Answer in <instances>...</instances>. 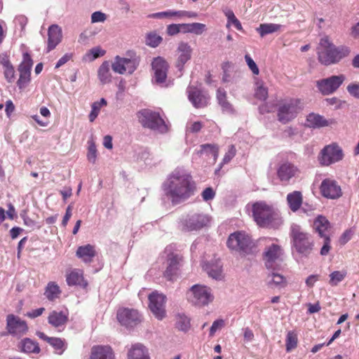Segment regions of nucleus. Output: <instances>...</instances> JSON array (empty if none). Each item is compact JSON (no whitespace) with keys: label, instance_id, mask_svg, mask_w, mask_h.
<instances>
[{"label":"nucleus","instance_id":"1","mask_svg":"<svg viewBox=\"0 0 359 359\" xmlns=\"http://www.w3.org/2000/svg\"><path fill=\"white\" fill-rule=\"evenodd\" d=\"M163 188L171 203L178 205L194 195L196 184L187 171L177 168L168 175Z\"/></svg>","mask_w":359,"mask_h":359},{"label":"nucleus","instance_id":"2","mask_svg":"<svg viewBox=\"0 0 359 359\" xmlns=\"http://www.w3.org/2000/svg\"><path fill=\"white\" fill-rule=\"evenodd\" d=\"M349 53L350 49L348 47H337L327 38L322 39L318 48V60L324 65L337 63Z\"/></svg>","mask_w":359,"mask_h":359},{"label":"nucleus","instance_id":"3","mask_svg":"<svg viewBox=\"0 0 359 359\" xmlns=\"http://www.w3.org/2000/svg\"><path fill=\"white\" fill-rule=\"evenodd\" d=\"M252 215L262 227L276 228L282 223L278 212L264 202H257L252 205Z\"/></svg>","mask_w":359,"mask_h":359},{"label":"nucleus","instance_id":"4","mask_svg":"<svg viewBox=\"0 0 359 359\" xmlns=\"http://www.w3.org/2000/svg\"><path fill=\"white\" fill-rule=\"evenodd\" d=\"M290 237L296 252L302 257H308L314 247L312 236L304 231L299 225L293 224L290 228Z\"/></svg>","mask_w":359,"mask_h":359},{"label":"nucleus","instance_id":"5","mask_svg":"<svg viewBox=\"0 0 359 359\" xmlns=\"http://www.w3.org/2000/svg\"><path fill=\"white\" fill-rule=\"evenodd\" d=\"M137 118L144 128L160 134H164L168 131V126L158 112L148 109H142L137 113Z\"/></svg>","mask_w":359,"mask_h":359},{"label":"nucleus","instance_id":"6","mask_svg":"<svg viewBox=\"0 0 359 359\" xmlns=\"http://www.w3.org/2000/svg\"><path fill=\"white\" fill-rule=\"evenodd\" d=\"M302 108L303 104L299 99H290L283 101L278 107V121L283 123H288L296 117Z\"/></svg>","mask_w":359,"mask_h":359},{"label":"nucleus","instance_id":"7","mask_svg":"<svg viewBox=\"0 0 359 359\" xmlns=\"http://www.w3.org/2000/svg\"><path fill=\"white\" fill-rule=\"evenodd\" d=\"M313 228L318 233V236L323 239V245L320 250V255L323 256L327 255L331 248V224L325 217L319 215L313 222Z\"/></svg>","mask_w":359,"mask_h":359},{"label":"nucleus","instance_id":"8","mask_svg":"<svg viewBox=\"0 0 359 359\" xmlns=\"http://www.w3.org/2000/svg\"><path fill=\"white\" fill-rule=\"evenodd\" d=\"M187 298L191 304L202 306L212 302L214 297L210 287L202 285H194L187 292Z\"/></svg>","mask_w":359,"mask_h":359},{"label":"nucleus","instance_id":"9","mask_svg":"<svg viewBox=\"0 0 359 359\" xmlns=\"http://www.w3.org/2000/svg\"><path fill=\"white\" fill-rule=\"evenodd\" d=\"M227 245L232 250L247 254L252 248V242L248 234L244 232L237 231L229 236Z\"/></svg>","mask_w":359,"mask_h":359},{"label":"nucleus","instance_id":"10","mask_svg":"<svg viewBox=\"0 0 359 359\" xmlns=\"http://www.w3.org/2000/svg\"><path fill=\"white\" fill-rule=\"evenodd\" d=\"M210 222V217L203 213L189 214L182 221V228L186 231H197L206 226Z\"/></svg>","mask_w":359,"mask_h":359},{"label":"nucleus","instance_id":"11","mask_svg":"<svg viewBox=\"0 0 359 359\" xmlns=\"http://www.w3.org/2000/svg\"><path fill=\"white\" fill-rule=\"evenodd\" d=\"M283 251L282 248L272 243L266 246L264 252L265 266L269 269H276L280 264Z\"/></svg>","mask_w":359,"mask_h":359},{"label":"nucleus","instance_id":"12","mask_svg":"<svg viewBox=\"0 0 359 359\" xmlns=\"http://www.w3.org/2000/svg\"><path fill=\"white\" fill-rule=\"evenodd\" d=\"M149 307L152 313L157 319L162 320L165 316L166 297L158 292H153L149 295Z\"/></svg>","mask_w":359,"mask_h":359},{"label":"nucleus","instance_id":"13","mask_svg":"<svg viewBox=\"0 0 359 359\" xmlns=\"http://www.w3.org/2000/svg\"><path fill=\"white\" fill-rule=\"evenodd\" d=\"M320 162L323 165H330L341 161L343 158L344 154L342 149L337 144H330L326 146L321 151Z\"/></svg>","mask_w":359,"mask_h":359},{"label":"nucleus","instance_id":"14","mask_svg":"<svg viewBox=\"0 0 359 359\" xmlns=\"http://www.w3.org/2000/svg\"><path fill=\"white\" fill-rule=\"evenodd\" d=\"M117 319L122 325L128 328L135 327L142 321L139 312L133 309H119L117 312Z\"/></svg>","mask_w":359,"mask_h":359},{"label":"nucleus","instance_id":"15","mask_svg":"<svg viewBox=\"0 0 359 359\" xmlns=\"http://www.w3.org/2000/svg\"><path fill=\"white\" fill-rule=\"evenodd\" d=\"M345 76L342 74L332 76L317 81V87L323 95L334 93L344 82Z\"/></svg>","mask_w":359,"mask_h":359},{"label":"nucleus","instance_id":"16","mask_svg":"<svg viewBox=\"0 0 359 359\" xmlns=\"http://www.w3.org/2000/svg\"><path fill=\"white\" fill-rule=\"evenodd\" d=\"M151 66L154 74V82L158 85L164 84L167 79L169 67L168 62L163 57H157L154 59Z\"/></svg>","mask_w":359,"mask_h":359},{"label":"nucleus","instance_id":"17","mask_svg":"<svg viewBox=\"0 0 359 359\" xmlns=\"http://www.w3.org/2000/svg\"><path fill=\"white\" fill-rule=\"evenodd\" d=\"M322 195L327 198L336 199L342 195V191L337 182L331 179H325L320 185Z\"/></svg>","mask_w":359,"mask_h":359},{"label":"nucleus","instance_id":"18","mask_svg":"<svg viewBox=\"0 0 359 359\" xmlns=\"http://www.w3.org/2000/svg\"><path fill=\"white\" fill-rule=\"evenodd\" d=\"M6 321V328L10 334L22 336L27 333L28 330L27 323L19 317L9 314L7 316Z\"/></svg>","mask_w":359,"mask_h":359},{"label":"nucleus","instance_id":"19","mask_svg":"<svg viewBox=\"0 0 359 359\" xmlns=\"http://www.w3.org/2000/svg\"><path fill=\"white\" fill-rule=\"evenodd\" d=\"M187 93L189 101L196 108H202L208 104L209 96L198 88L194 86H189Z\"/></svg>","mask_w":359,"mask_h":359},{"label":"nucleus","instance_id":"20","mask_svg":"<svg viewBox=\"0 0 359 359\" xmlns=\"http://www.w3.org/2000/svg\"><path fill=\"white\" fill-rule=\"evenodd\" d=\"M111 68L114 72L120 74H132L135 70L136 66L133 60L116 56L111 65Z\"/></svg>","mask_w":359,"mask_h":359},{"label":"nucleus","instance_id":"21","mask_svg":"<svg viewBox=\"0 0 359 359\" xmlns=\"http://www.w3.org/2000/svg\"><path fill=\"white\" fill-rule=\"evenodd\" d=\"M298 172V169L293 164L285 163L281 164L277 170V175L282 182H288L289 180L294 177Z\"/></svg>","mask_w":359,"mask_h":359},{"label":"nucleus","instance_id":"22","mask_svg":"<svg viewBox=\"0 0 359 359\" xmlns=\"http://www.w3.org/2000/svg\"><path fill=\"white\" fill-rule=\"evenodd\" d=\"M177 51L179 55L176 62V67L181 72L184 64L191 59L192 50L188 43L182 42L179 44Z\"/></svg>","mask_w":359,"mask_h":359},{"label":"nucleus","instance_id":"23","mask_svg":"<svg viewBox=\"0 0 359 359\" xmlns=\"http://www.w3.org/2000/svg\"><path fill=\"white\" fill-rule=\"evenodd\" d=\"M89 359H115L114 353L109 346H94Z\"/></svg>","mask_w":359,"mask_h":359},{"label":"nucleus","instance_id":"24","mask_svg":"<svg viewBox=\"0 0 359 359\" xmlns=\"http://www.w3.org/2000/svg\"><path fill=\"white\" fill-rule=\"evenodd\" d=\"M48 52L53 50L56 46L61 41L62 29L57 25H52L48 28Z\"/></svg>","mask_w":359,"mask_h":359},{"label":"nucleus","instance_id":"25","mask_svg":"<svg viewBox=\"0 0 359 359\" xmlns=\"http://www.w3.org/2000/svg\"><path fill=\"white\" fill-rule=\"evenodd\" d=\"M76 255L85 263H90L96 255L95 247L90 244L79 246L76 252Z\"/></svg>","mask_w":359,"mask_h":359},{"label":"nucleus","instance_id":"26","mask_svg":"<svg viewBox=\"0 0 359 359\" xmlns=\"http://www.w3.org/2000/svg\"><path fill=\"white\" fill-rule=\"evenodd\" d=\"M128 359H150L148 349L141 344H135L128 351Z\"/></svg>","mask_w":359,"mask_h":359},{"label":"nucleus","instance_id":"27","mask_svg":"<svg viewBox=\"0 0 359 359\" xmlns=\"http://www.w3.org/2000/svg\"><path fill=\"white\" fill-rule=\"evenodd\" d=\"M68 320V313L64 311H53L48 318V323L55 327L62 326Z\"/></svg>","mask_w":359,"mask_h":359},{"label":"nucleus","instance_id":"28","mask_svg":"<svg viewBox=\"0 0 359 359\" xmlns=\"http://www.w3.org/2000/svg\"><path fill=\"white\" fill-rule=\"evenodd\" d=\"M328 125V121L318 114L311 113L306 117V126L309 128H319Z\"/></svg>","mask_w":359,"mask_h":359},{"label":"nucleus","instance_id":"29","mask_svg":"<svg viewBox=\"0 0 359 359\" xmlns=\"http://www.w3.org/2000/svg\"><path fill=\"white\" fill-rule=\"evenodd\" d=\"M287 201L290 210L292 212L297 211L303 201L302 194L300 191H294L287 196Z\"/></svg>","mask_w":359,"mask_h":359},{"label":"nucleus","instance_id":"30","mask_svg":"<svg viewBox=\"0 0 359 359\" xmlns=\"http://www.w3.org/2000/svg\"><path fill=\"white\" fill-rule=\"evenodd\" d=\"M204 270L208 276L215 280H221L222 278V265L219 262L206 263L203 266Z\"/></svg>","mask_w":359,"mask_h":359},{"label":"nucleus","instance_id":"31","mask_svg":"<svg viewBox=\"0 0 359 359\" xmlns=\"http://www.w3.org/2000/svg\"><path fill=\"white\" fill-rule=\"evenodd\" d=\"M20 351L26 353H39L41 351L39 344L29 338H25L20 342Z\"/></svg>","mask_w":359,"mask_h":359},{"label":"nucleus","instance_id":"32","mask_svg":"<svg viewBox=\"0 0 359 359\" xmlns=\"http://www.w3.org/2000/svg\"><path fill=\"white\" fill-rule=\"evenodd\" d=\"M66 280L69 285L86 286L87 285L86 283H84L82 271L78 269H74L67 273Z\"/></svg>","mask_w":359,"mask_h":359},{"label":"nucleus","instance_id":"33","mask_svg":"<svg viewBox=\"0 0 359 359\" xmlns=\"http://www.w3.org/2000/svg\"><path fill=\"white\" fill-rule=\"evenodd\" d=\"M267 285L271 287H283L286 285L285 278L277 273H271L267 276Z\"/></svg>","mask_w":359,"mask_h":359},{"label":"nucleus","instance_id":"34","mask_svg":"<svg viewBox=\"0 0 359 359\" xmlns=\"http://www.w3.org/2000/svg\"><path fill=\"white\" fill-rule=\"evenodd\" d=\"M110 64L109 62H104L98 69V77L100 82L103 84L111 82V76L110 73Z\"/></svg>","mask_w":359,"mask_h":359},{"label":"nucleus","instance_id":"35","mask_svg":"<svg viewBox=\"0 0 359 359\" xmlns=\"http://www.w3.org/2000/svg\"><path fill=\"white\" fill-rule=\"evenodd\" d=\"M281 27L282 25L278 24L264 23L261 24L257 28H256V31L260 34L262 37H264L267 34L278 32Z\"/></svg>","mask_w":359,"mask_h":359},{"label":"nucleus","instance_id":"36","mask_svg":"<svg viewBox=\"0 0 359 359\" xmlns=\"http://www.w3.org/2000/svg\"><path fill=\"white\" fill-rule=\"evenodd\" d=\"M205 25L199 22H193L189 24H182V32L194 33L196 35L203 34L205 31Z\"/></svg>","mask_w":359,"mask_h":359},{"label":"nucleus","instance_id":"37","mask_svg":"<svg viewBox=\"0 0 359 359\" xmlns=\"http://www.w3.org/2000/svg\"><path fill=\"white\" fill-rule=\"evenodd\" d=\"M197 153L198 154L211 155L214 162H215L219 155V149L215 144H205L201 145V149Z\"/></svg>","mask_w":359,"mask_h":359},{"label":"nucleus","instance_id":"38","mask_svg":"<svg viewBox=\"0 0 359 359\" xmlns=\"http://www.w3.org/2000/svg\"><path fill=\"white\" fill-rule=\"evenodd\" d=\"M176 327L182 332H187L190 328V319L183 313H178L176 316Z\"/></svg>","mask_w":359,"mask_h":359},{"label":"nucleus","instance_id":"39","mask_svg":"<svg viewBox=\"0 0 359 359\" xmlns=\"http://www.w3.org/2000/svg\"><path fill=\"white\" fill-rule=\"evenodd\" d=\"M60 293V287L56 283L50 282L48 284L45 292V295L48 299L51 301L54 300L58 297Z\"/></svg>","mask_w":359,"mask_h":359},{"label":"nucleus","instance_id":"40","mask_svg":"<svg viewBox=\"0 0 359 359\" xmlns=\"http://www.w3.org/2000/svg\"><path fill=\"white\" fill-rule=\"evenodd\" d=\"M217 98L219 105L222 107L224 110H231V105L226 100V93L224 89L218 88L217 91Z\"/></svg>","mask_w":359,"mask_h":359},{"label":"nucleus","instance_id":"41","mask_svg":"<svg viewBox=\"0 0 359 359\" xmlns=\"http://www.w3.org/2000/svg\"><path fill=\"white\" fill-rule=\"evenodd\" d=\"M346 276V271H344V270L335 271L330 274L329 283L332 286H336L340 282H341L345 278Z\"/></svg>","mask_w":359,"mask_h":359},{"label":"nucleus","instance_id":"42","mask_svg":"<svg viewBox=\"0 0 359 359\" xmlns=\"http://www.w3.org/2000/svg\"><path fill=\"white\" fill-rule=\"evenodd\" d=\"M255 96L259 100H265L268 97V89L264 86L262 82H257Z\"/></svg>","mask_w":359,"mask_h":359},{"label":"nucleus","instance_id":"43","mask_svg":"<svg viewBox=\"0 0 359 359\" xmlns=\"http://www.w3.org/2000/svg\"><path fill=\"white\" fill-rule=\"evenodd\" d=\"M32 65L33 62L31 58V56L27 53H25L23 54V60L20 65L18 70L19 72H25L30 73Z\"/></svg>","mask_w":359,"mask_h":359},{"label":"nucleus","instance_id":"44","mask_svg":"<svg viewBox=\"0 0 359 359\" xmlns=\"http://www.w3.org/2000/svg\"><path fill=\"white\" fill-rule=\"evenodd\" d=\"M48 344L51 345L59 354H62L65 351V341L60 338L51 337L49 339Z\"/></svg>","mask_w":359,"mask_h":359},{"label":"nucleus","instance_id":"45","mask_svg":"<svg viewBox=\"0 0 359 359\" xmlns=\"http://www.w3.org/2000/svg\"><path fill=\"white\" fill-rule=\"evenodd\" d=\"M297 337L293 332H289L287 334L286 338V351L287 352L291 351L293 348L297 346Z\"/></svg>","mask_w":359,"mask_h":359},{"label":"nucleus","instance_id":"46","mask_svg":"<svg viewBox=\"0 0 359 359\" xmlns=\"http://www.w3.org/2000/svg\"><path fill=\"white\" fill-rule=\"evenodd\" d=\"M162 38L159 35L155 33H150L147 36L146 43L151 47L155 48L160 44Z\"/></svg>","mask_w":359,"mask_h":359},{"label":"nucleus","instance_id":"47","mask_svg":"<svg viewBox=\"0 0 359 359\" xmlns=\"http://www.w3.org/2000/svg\"><path fill=\"white\" fill-rule=\"evenodd\" d=\"M88 151L87 157L90 162L95 163L97 158V149L95 144L93 142H88Z\"/></svg>","mask_w":359,"mask_h":359},{"label":"nucleus","instance_id":"48","mask_svg":"<svg viewBox=\"0 0 359 359\" xmlns=\"http://www.w3.org/2000/svg\"><path fill=\"white\" fill-rule=\"evenodd\" d=\"M30 80V73L20 72V78L18 81V86L21 89L25 88Z\"/></svg>","mask_w":359,"mask_h":359},{"label":"nucleus","instance_id":"49","mask_svg":"<svg viewBox=\"0 0 359 359\" xmlns=\"http://www.w3.org/2000/svg\"><path fill=\"white\" fill-rule=\"evenodd\" d=\"M236 151V150L235 147L233 145H231L229 147L228 151L226 153V154L224 155V156L223 158L222 163L219 165L218 171L222 168V164L228 163L235 156ZM216 172H217V170H216Z\"/></svg>","mask_w":359,"mask_h":359},{"label":"nucleus","instance_id":"50","mask_svg":"<svg viewBox=\"0 0 359 359\" xmlns=\"http://www.w3.org/2000/svg\"><path fill=\"white\" fill-rule=\"evenodd\" d=\"M104 50H102L99 47H95L90 49L86 56L88 57L90 60H93L99 57L104 55Z\"/></svg>","mask_w":359,"mask_h":359},{"label":"nucleus","instance_id":"51","mask_svg":"<svg viewBox=\"0 0 359 359\" xmlns=\"http://www.w3.org/2000/svg\"><path fill=\"white\" fill-rule=\"evenodd\" d=\"M4 77L8 83H13L15 79V70L13 65L4 68Z\"/></svg>","mask_w":359,"mask_h":359},{"label":"nucleus","instance_id":"52","mask_svg":"<svg viewBox=\"0 0 359 359\" xmlns=\"http://www.w3.org/2000/svg\"><path fill=\"white\" fill-rule=\"evenodd\" d=\"M245 60L252 72L255 75H258L259 73V68L252 57L249 55H245Z\"/></svg>","mask_w":359,"mask_h":359},{"label":"nucleus","instance_id":"53","mask_svg":"<svg viewBox=\"0 0 359 359\" xmlns=\"http://www.w3.org/2000/svg\"><path fill=\"white\" fill-rule=\"evenodd\" d=\"M226 16L227 17L228 22H231L237 29H242V25L239 20L236 18L233 11H229L226 13Z\"/></svg>","mask_w":359,"mask_h":359},{"label":"nucleus","instance_id":"54","mask_svg":"<svg viewBox=\"0 0 359 359\" xmlns=\"http://www.w3.org/2000/svg\"><path fill=\"white\" fill-rule=\"evenodd\" d=\"M107 20V15L105 13L101 11H95L91 15V22H104Z\"/></svg>","mask_w":359,"mask_h":359},{"label":"nucleus","instance_id":"55","mask_svg":"<svg viewBox=\"0 0 359 359\" xmlns=\"http://www.w3.org/2000/svg\"><path fill=\"white\" fill-rule=\"evenodd\" d=\"M178 267L168 265L165 271L164 272V276L168 280L172 281L175 276L177 274Z\"/></svg>","mask_w":359,"mask_h":359},{"label":"nucleus","instance_id":"56","mask_svg":"<svg viewBox=\"0 0 359 359\" xmlns=\"http://www.w3.org/2000/svg\"><path fill=\"white\" fill-rule=\"evenodd\" d=\"M180 32H182V24H172L167 27V33L170 36L175 35Z\"/></svg>","mask_w":359,"mask_h":359},{"label":"nucleus","instance_id":"57","mask_svg":"<svg viewBox=\"0 0 359 359\" xmlns=\"http://www.w3.org/2000/svg\"><path fill=\"white\" fill-rule=\"evenodd\" d=\"M347 90L352 96L359 98V82L350 83L347 86Z\"/></svg>","mask_w":359,"mask_h":359},{"label":"nucleus","instance_id":"58","mask_svg":"<svg viewBox=\"0 0 359 359\" xmlns=\"http://www.w3.org/2000/svg\"><path fill=\"white\" fill-rule=\"evenodd\" d=\"M224 325V322L222 319L215 320L210 329V336H213L215 333Z\"/></svg>","mask_w":359,"mask_h":359},{"label":"nucleus","instance_id":"59","mask_svg":"<svg viewBox=\"0 0 359 359\" xmlns=\"http://www.w3.org/2000/svg\"><path fill=\"white\" fill-rule=\"evenodd\" d=\"M20 216L22 218L24 224L25 226H27L29 228H31L32 229L34 228V226H36V222L27 216L26 211H23L20 214Z\"/></svg>","mask_w":359,"mask_h":359},{"label":"nucleus","instance_id":"60","mask_svg":"<svg viewBox=\"0 0 359 359\" xmlns=\"http://www.w3.org/2000/svg\"><path fill=\"white\" fill-rule=\"evenodd\" d=\"M180 257L172 252L168 255V265L178 267Z\"/></svg>","mask_w":359,"mask_h":359},{"label":"nucleus","instance_id":"61","mask_svg":"<svg viewBox=\"0 0 359 359\" xmlns=\"http://www.w3.org/2000/svg\"><path fill=\"white\" fill-rule=\"evenodd\" d=\"M202 197L203 199L205 201H208L210 200H212L214 198L215 196V192L214 191L213 189L211 187L206 188L203 192H202Z\"/></svg>","mask_w":359,"mask_h":359},{"label":"nucleus","instance_id":"62","mask_svg":"<svg viewBox=\"0 0 359 359\" xmlns=\"http://www.w3.org/2000/svg\"><path fill=\"white\" fill-rule=\"evenodd\" d=\"M100 109L101 108H100L98 107V104L93 103L92 110L89 114V121L90 122H93L95 121V119L97 118V116H98V114L100 113Z\"/></svg>","mask_w":359,"mask_h":359},{"label":"nucleus","instance_id":"63","mask_svg":"<svg viewBox=\"0 0 359 359\" xmlns=\"http://www.w3.org/2000/svg\"><path fill=\"white\" fill-rule=\"evenodd\" d=\"M203 127V124L200 121H196L192 123L190 126L187 127V131L193 133H198L201 130Z\"/></svg>","mask_w":359,"mask_h":359},{"label":"nucleus","instance_id":"64","mask_svg":"<svg viewBox=\"0 0 359 359\" xmlns=\"http://www.w3.org/2000/svg\"><path fill=\"white\" fill-rule=\"evenodd\" d=\"M72 205H69L67 209H66V212H65V215L63 217V219L62 221V225L63 226H66V225L67 224L69 219L71 218L72 217Z\"/></svg>","mask_w":359,"mask_h":359}]
</instances>
